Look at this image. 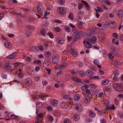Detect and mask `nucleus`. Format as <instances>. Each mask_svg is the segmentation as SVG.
Masks as SVG:
<instances>
[{
	"label": "nucleus",
	"mask_w": 123,
	"mask_h": 123,
	"mask_svg": "<svg viewBox=\"0 0 123 123\" xmlns=\"http://www.w3.org/2000/svg\"><path fill=\"white\" fill-rule=\"evenodd\" d=\"M46 109L49 111H51L52 110V108L50 106L47 107H46Z\"/></svg>",
	"instance_id": "nucleus-64"
},
{
	"label": "nucleus",
	"mask_w": 123,
	"mask_h": 123,
	"mask_svg": "<svg viewBox=\"0 0 123 123\" xmlns=\"http://www.w3.org/2000/svg\"><path fill=\"white\" fill-rule=\"evenodd\" d=\"M59 60V57L57 55H54L52 58V61L53 63L56 64L58 63Z\"/></svg>",
	"instance_id": "nucleus-3"
},
{
	"label": "nucleus",
	"mask_w": 123,
	"mask_h": 123,
	"mask_svg": "<svg viewBox=\"0 0 123 123\" xmlns=\"http://www.w3.org/2000/svg\"><path fill=\"white\" fill-rule=\"evenodd\" d=\"M10 118L12 119L17 120H19V118L18 116L14 115H11Z\"/></svg>",
	"instance_id": "nucleus-16"
},
{
	"label": "nucleus",
	"mask_w": 123,
	"mask_h": 123,
	"mask_svg": "<svg viewBox=\"0 0 123 123\" xmlns=\"http://www.w3.org/2000/svg\"><path fill=\"white\" fill-rule=\"evenodd\" d=\"M36 105L37 108L38 109L41 108L42 106L41 103L39 101L37 102Z\"/></svg>",
	"instance_id": "nucleus-26"
},
{
	"label": "nucleus",
	"mask_w": 123,
	"mask_h": 123,
	"mask_svg": "<svg viewBox=\"0 0 123 123\" xmlns=\"http://www.w3.org/2000/svg\"><path fill=\"white\" fill-rule=\"evenodd\" d=\"M112 42L113 43H115L116 45H118V44L119 43L118 41H115V39H113L112 40Z\"/></svg>",
	"instance_id": "nucleus-54"
},
{
	"label": "nucleus",
	"mask_w": 123,
	"mask_h": 123,
	"mask_svg": "<svg viewBox=\"0 0 123 123\" xmlns=\"http://www.w3.org/2000/svg\"><path fill=\"white\" fill-rule=\"evenodd\" d=\"M74 37V40L76 41L78 40L84 35V33L81 31H79L77 30H75L73 32Z\"/></svg>",
	"instance_id": "nucleus-1"
},
{
	"label": "nucleus",
	"mask_w": 123,
	"mask_h": 123,
	"mask_svg": "<svg viewBox=\"0 0 123 123\" xmlns=\"http://www.w3.org/2000/svg\"><path fill=\"white\" fill-rule=\"evenodd\" d=\"M48 82L47 81L45 80H43L42 81V83L43 86H46V85L48 84Z\"/></svg>",
	"instance_id": "nucleus-47"
},
{
	"label": "nucleus",
	"mask_w": 123,
	"mask_h": 123,
	"mask_svg": "<svg viewBox=\"0 0 123 123\" xmlns=\"http://www.w3.org/2000/svg\"><path fill=\"white\" fill-rule=\"evenodd\" d=\"M108 83V81L107 79H104L102 80V84L103 85H105L107 84Z\"/></svg>",
	"instance_id": "nucleus-29"
},
{
	"label": "nucleus",
	"mask_w": 123,
	"mask_h": 123,
	"mask_svg": "<svg viewBox=\"0 0 123 123\" xmlns=\"http://www.w3.org/2000/svg\"><path fill=\"white\" fill-rule=\"evenodd\" d=\"M70 52L71 54L74 56H77L78 55L77 52L75 51V49H72Z\"/></svg>",
	"instance_id": "nucleus-15"
},
{
	"label": "nucleus",
	"mask_w": 123,
	"mask_h": 123,
	"mask_svg": "<svg viewBox=\"0 0 123 123\" xmlns=\"http://www.w3.org/2000/svg\"><path fill=\"white\" fill-rule=\"evenodd\" d=\"M89 86L88 85H85L84 86H82L81 88V89L82 90L85 91L86 89L88 88Z\"/></svg>",
	"instance_id": "nucleus-28"
},
{
	"label": "nucleus",
	"mask_w": 123,
	"mask_h": 123,
	"mask_svg": "<svg viewBox=\"0 0 123 123\" xmlns=\"http://www.w3.org/2000/svg\"><path fill=\"white\" fill-rule=\"evenodd\" d=\"M95 10L98 12H99L101 11H102V10L101 8L99 7H97V9H95Z\"/></svg>",
	"instance_id": "nucleus-42"
},
{
	"label": "nucleus",
	"mask_w": 123,
	"mask_h": 123,
	"mask_svg": "<svg viewBox=\"0 0 123 123\" xmlns=\"http://www.w3.org/2000/svg\"><path fill=\"white\" fill-rule=\"evenodd\" d=\"M117 15L118 18L123 17V11L121 10L119 11L117 13Z\"/></svg>",
	"instance_id": "nucleus-13"
},
{
	"label": "nucleus",
	"mask_w": 123,
	"mask_h": 123,
	"mask_svg": "<svg viewBox=\"0 0 123 123\" xmlns=\"http://www.w3.org/2000/svg\"><path fill=\"white\" fill-rule=\"evenodd\" d=\"M54 69L55 70H56L57 69H61L60 65H56L55 66Z\"/></svg>",
	"instance_id": "nucleus-50"
},
{
	"label": "nucleus",
	"mask_w": 123,
	"mask_h": 123,
	"mask_svg": "<svg viewBox=\"0 0 123 123\" xmlns=\"http://www.w3.org/2000/svg\"><path fill=\"white\" fill-rule=\"evenodd\" d=\"M47 119L48 120L51 122H52L54 120L53 117L51 115H49L48 116Z\"/></svg>",
	"instance_id": "nucleus-30"
},
{
	"label": "nucleus",
	"mask_w": 123,
	"mask_h": 123,
	"mask_svg": "<svg viewBox=\"0 0 123 123\" xmlns=\"http://www.w3.org/2000/svg\"><path fill=\"white\" fill-rule=\"evenodd\" d=\"M86 74L87 76L89 77H91L92 75L91 71L90 70H87L86 72Z\"/></svg>",
	"instance_id": "nucleus-19"
},
{
	"label": "nucleus",
	"mask_w": 123,
	"mask_h": 123,
	"mask_svg": "<svg viewBox=\"0 0 123 123\" xmlns=\"http://www.w3.org/2000/svg\"><path fill=\"white\" fill-rule=\"evenodd\" d=\"M69 120L68 119L66 118L64 119L63 123H69Z\"/></svg>",
	"instance_id": "nucleus-61"
},
{
	"label": "nucleus",
	"mask_w": 123,
	"mask_h": 123,
	"mask_svg": "<svg viewBox=\"0 0 123 123\" xmlns=\"http://www.w3.org/2000/svg\"><path fill=\"white\" fill-rule=\"evenodd\" d=\"M34 62L37 64L40 63L41 62L40 61L38 60H35L34 61Z\"/></svg>",
	"instance_id": "nucleus-53"
},
{
	"label": "nucleus",
	"mask_w": 123,
	"mask_h": 123,
	"mask_svg": "<svg viewBox=\"0 0 123 123\" xmlns=\"http://www.w3.org/2000/svg\"><path fill=\"white\" fill-rule=\"evenodd\" d=\"M109 104L108 101L106 100H104V104L105 105H108Z\"/></svg>",
	"instance_id": "nucleus-56"
},
{
	"label": "nucleus",
	"mask_w": 123,
	"mask_h": 123,
	"mask_svg": "<svg viewBox=\"0 0 123 123\" xmlns=\"http://www.w3.org/2000/svg\"><path fill=\"white\" fill-rule=\"evenodd\" d=\"M25 84L28 86H30L32 83V80L29 78H27L25 80Z\"/></svg>",
	"instance_id": "nucleus-8"
},
{
	"label": "nucleus",
	"mask_w": 123,
	"mask_h": 123,
	"mask_svg": "<svg viewBox=\"0 0 123 123\" xmlns=\"http://www.w3.org/2000/svg\"><path fill=\"white\" fill-rule=\"evenodd\" d=\"M82 22H78L77 24V27L79 28H81L82 27Z\"/></svg>",
	"instance_id": "nucleus-32"
},
{
	"label": "nucleus",
	"mask_w": 123,
	"mask_h": 123,
	"mask_svg": "<svg viewBox=\"0 0 123 123\" xmlns=\"http://www.w3.org/2000/svg\"><path fill=\"white\" fill-rule=\"evenodd\" d=\"M10 43L6 41L5 43V46L7 48H9L10 47Z\"/></svg>",
	"instance_id": "nucleus-36"
},
{
	"label": "nucleus",
	"mask_w": 123,
	"mask_h": 123,
	"mask_svg": "<svg viewBox=\"0 0 123 123\" xmlns=\"http://www.w3.org/2000/svg\"><path fill=\"white\" fill-rule=\"evenodd\" d=\"M54 30L57 32H59L62 31V29L59 27H56L54 28Z\"/></svg>",
	"instance_id": "nucleus-34"
},
{
	"label": "nucleus",
	"mask_w": 123,
	"mask_h": 123,
	"mask_svg": "<svg viewBox=\"0 0 123 123\" xmlns=\"http://www.w3.org/2000/svg\"><path fill=\"white\" fill-rule=\"evenodd\" d=\"M37 12L38 14L42 13L43 8L42 6L41 5H38L37 6Z\"/></svg>",
	"instance_id": "nucleus-7"
},
{
	"label": "nucleus",
	"mask_w": 123,
	"mask_h": 123,
	"mask_svg": "<svg viewBox=\"0 0 123 123\" xmlns=\"http://www.w3.org/2000/svg\"><path fill=\"white\" fill-rule=\"evenodd\" d=\"M18 78H21L23 77V75L22 73L19 72L18 73Z\"/></svg>",
	"instance_id": "nucleus-51"
},
{
	"label": "nucleus",
	"mask_w": 123,
	"mask_h": 123,
	"mask_svg": "<svg viewBox=\"0 0 123 123\" xmlns=\"http://www.w3.org/2000/svg\"><path fill=\"white\" fill-rule=\"evenodd\" d=\"M44 54L47 57L50 56L51 55V53L49 51H45Z\"/></svg>",
	"instance_id": "nucleus-39"
},
{
	"label": "nucleus",
	"mask_w": 123,
	"mask_h": 123,
	"mask_svg": "<svg viewBox=\"0 0 123 123\" xmlns=\"http://www.w3.org/2000/svg\"><path fill=\"white\" fill-rule=\"evenodd\" d=\"M4 68L7 70L10 69H11V66H10L9 63H6L5 64Z\"/></svg>",
	"instance_id": "nucleus-22"
},
{
	"label": "nucleus",
	"mask_w": 123,
	"mask_h": 123,
	"mask_svg": "<svg viewBox=\"0 0 123 123\" xmlns=\"http://www.w3.org/2000/svg\"><path fill=\"white\" fill-rule=\"evenodd\" d=\"M80 119V117L78 114H75L73 117V119L75 121H79Z\"/></svg>",
	"instance_id": "nucleus-18"
},
{
	"label": "nucleus",
	"mask_w": 123,
	"mask_h": 123,
	"mask_svg": "<svg viewBox=\"0 0 123 123\" xmlns=\"http://www.w3.org/2000/svg\"><path fill=\"white\" fill-rule=\"evenodd\" d=\"M71 79L72 80L75 81L76 82L80 83L81 82V80L77 77H72Z\"/></svg>",
	"instance_id": "nucleus-20"
},
{
	"label": "nucleus",
	"mask_w": 123,
	"mask_h": 123,
	"mask_svg": "<svg viewBox=\"0 0 123 123\" xmlns=\"http://www.w3.org/2000/svg\"><path fill=\"white\" fill-rule=\"evenodd\" d=\"M69 18H70L71 20L73 19V13H72L70 12L68 16Z\"/></svg>",
	"instance_id": "nucleus-43"
},
{
	"label": "nucleus",
	"mask_w": 123,
	"mask_h": 123,
	"mask_svg": "<svg viewBox=\"0 0 123 123\" xmlns=\"http://www.w3.org/2000/svg\"><path fill=\"white\" fill-rule=\"evenodd\" d=\"M40 33L43 36H45L46 31L43 28H42L40 29Z\"/></svg>",
	"instance_id": "nucleus-27"
},
{
	"label": "nucleus",
	"mask_w": 123,
	"mask_h": 123,
	"mask_svg": "<svg viewBox=\"0 0 123 123\" xmlns=\"http://www.w3.org/2000/svg\"><path fill=\"white\" fill-rule=\"evenodd\" d=\"M83 6V5L81 3H79L78 5V9L79 10L81 9Z\"/></svg>",
	"instance_id": "nucleus-49"
},
{
	"label": "nucleus",
	"mask_w": 123,
	"mask_h": 123,
	"mask_svg": "<svg viewBox=\"0 0 123 123\" xmlns=\"http://www.w3.org/2000/svg\"><path fill=\"white\" fill-rule=\"evenodd\" d=\"M64 29L68 33L70 32L71 31V29L69 27H65L64 28Z\"/></svg>",
	"instance_id": "nucleus-38"
},
{
	"label": "nucleus",
	"mask_w": 123,
	"mask_h": 123,
	"mask_svg": "<svg viewBox=\"0 0 123 123\" xmlns=\"http://www.w3.org/2000/svg\"><path fill=\"white\" fill-rule=\"evenodd\" d=\"M105 2L106 4L107 5H110L111 4V3L108 0H105Z\"/></svg>",
	"instance_id": "nucleus-52"
},
{
	"label": "nucleus",
	"mask_w": 123,
	"mask_h": 123,
	"mask_svg": "<svg viewBox=\"0 0 123 123\" xmlns=\"http://www.w3.org/2000/svg\"><path fill=\"white\" fill-rule=\"evenodd\" d=\"M21 65V64L20 63L18 62L14 64V66L15 67H19Z\"/></svg>",
	"instance_id": "nucleus-55"
},
{
	"label": "nucleus",
	"mask_w": 123,
	"mask_h": 123,
	"mask_svg": "<svg viewBox=\"0 0 123 123\" xmlns=\"http://www.w3.org/2000/svg\"><path fill=\"white\" fill-rule=\"evenodd\" d=\"M104 89L105 91H108L111 89V88L110 86H106Z\"/></svg>",
	"instance_id": "nucleus-48"
},
{
	"label": "nucleus",
	"mask_w": 123,
	"mask_h": 123,
	"mask_svg": "<svg viewBox=\"0 0 123 123\" xmlns=\"http://www.w3.org/2000/svg\"><path fill=\"white\" fill-rule=\"evenodd\" d=\"M80 98V96L78 95H76L74 97V100L76 101H78L79 100Z\"/></svg>",
	"instance_id": "nucleus-44"
},
{
	"label": "nucleus",
	"mask_w": 123,
	"mask_h": 123,
	"mask_svg": "<svg viewBox=\"0 0 123 123\" xmlns=\"http://www.w3.org/2000/svg\"><path fill=\"white\" fill-rule=\"evenodd\" d=\"M113 86L115 88L116 90L117 91H121L123 90L122 86L119 83H116L113 85Z\"/></svg>",
	"instance_id": "nucleus-4"
},
{
	"label": "nucleus",
	"mask_w": 123,
	"mask_h": 123,
	"mask_svg": "<svg viewBox=\"0 0 123 123\" xmlns=\"http://www.w3.org/2000/svg\"><path fill=\"white\" fill-rule=\"evenodd\" d=\"M17 54V53L16 52H13L11 55L8 56L7 58L8 59H10L14 58L16 56Z\"/></svg>",
	"instance_id": "nucleus-12"
},
{
	"label": "nucleus",
	"mask_w": 123,
	"mask_h": 123,
	"mask_svg": "<svg viewBox=\"0 0 123 123\" xmlns=\"http://www.w3.org/2000/svg\"><path fill=\"white\" fill-rule=\"evenodd\" d=\"M43 25L45 26H48L49 25V23L48 22L46 21H44L43 23Z\"/></svg>",
	"instance_id": "nucleus-46"
},
{
	"label": "nucleus",
	"mask_w": 123,
	"mask_h": 123,
	"mask_svg": "<svg viewBox=\"0 0 123 123\" xmlns=\"http://www.w3.org/2000/svg\"><path fill=\"white\" fill-rule=\"evenodd\" d=\"M75 108L77 111H81L82 110V107L81 105L80 104H77L75 105Z\"/></svg>",
	"instance_id": "nucleus-9"
},
{
	"label": "nucleus",
	"mask_w": 123,
	"mask_h": 123,
	"mask_svg": "<svg viewBox=\"0 0 123 123\" xmlns=\"http://www.w3.org/2000/svg\"><path fill=\"white\" fill-rule=\"evenodd\" d=\"M53 114L55 116L57 117H59L60 115V113L56 111H54L53 112Z\"/></svg>",
	"instance_id": "nucleus-40"
},
{
	"label": "nucleus",
	"mask_w": 123,
	"mask_h": 123,
	"mask_svg": "<svg viewBox=\"0 0 123 123\" xmlns=\"http://www.w3.org/2000/svg\"><path fill=\"white\" fill-rule=\"evenodd\" d=\"M81 1L88 8V10L89 9V6L87 2L83 0H81Z\"/></svg>",
	"instance_id": "nucleus-31"
},
{
	"label": "nucleus",
	"mask_w": 123,
	"mask_h": 123,
	"mask_svg": "<svg viewBox=\"0 0 123 123\" xmlns=\"http://www.w3.org/2000/svg\"><path fill=\"white\" fill-rule=\"evenodd\" d=\"M58 10L59 12L62 14L64 15L66 13V10L63 7H60L58 8Z\"/></svg>",
	"instance_id": "nucleus-6"
},
{
	"label": "nucleus",
	"mask_w": 123,
	"mask_h": 123,
	"mask_svg": "<svg viewBox=\"0 0 123 123\" xmlns=\"http://www.w3.org/2000/svg\"><path fill=\"white\" fill-rule=\"evenodd\" d=\"M39 48L42 51L43 50L44 47L42 45H41L39 46Z\"/></svg>",
	"instance_id": "nucleus-62"
},
{
	"label": "nucleus",
	"mask_w": 123,
	"mask_h": 123,
	"mask_svg": "<svg viewBox=\"0 0 123 123\" xmlns=\"http://www.w3.org/2000/svg\"><path fill=\"white\" fill-rule=\"evenodd\" d=\"M90 42H90V40H88V41L86 40H84L83 42L84 46L87 49H90L92 47L90 44Z\"/></svg>",
	"instance_id": "nucleus-5"
},
{
	"label": "nucleus",
	"mask_w": 123,
	"mask_h": 123,
	"mask_svg": "<svg viewBox=\"0 0 123 123\" xmlns=\"http://www.w3.org/2000/svg\"><path fill=\"white\" fill-rule=\"evenodd\" d=\"M120 62H119L118 61H115L114 63V65L117 66L119 65H120Z\"/></svg>",
	"instance_id": "nucleus-59"
},
{
	"label": "nucleus",
	"mask_w": 123,
	"mask_h": 123,
	"mask_svg": "<svg viewBox=\"0 0 123 123\" xmlns=\"http://www.w3.org/2000/svg\"><path fill=\"white\" fill-rule=\"evenodd\" d=\"M43 114L40 113L38 114L36 118L37 121L34 123H42V122L43 120Z\"/></svg>",
	"instance_id": "nucleus-2"
},
{
	"label": "nucleus",
	"mask_w": 123,
	"mask_h": 123,
	"mask_svg": "<svg viewBox=\"0 0 123 123\" xmlns=\"http://www.w3.org/2000/svg\"><path fill=\"white\" fill-rule=\"evenodd\" d=\"M63 98L65 99H68L70 101H71L72 100V98L70 97L68 95H64L63 96Z\"/></svg>",
	"instance_id": "nucleus-23"
},
{
	"label": "nucleus",
	"mask_w": 123,
	"mask_h": 123,
	"mask_svg": "<svg viewBox=\"0 0 123 123\" xmlns=\"http://www.w3.org/2000/svg\"><path fill=\"white\" fill-rule=\"evenodd\" d=\"M56 42L58 43L62 44L64 42V40L63 39L60 38L57 39Z\"/></svg>",
	"instance_id": "nucleus-21"
},
{
	"label": "nucleus",
	"mask_w": 123,
	"mask_h": 123,
	"mask_svg": "<svg viewBox=\"0 0 123 123\" xmlns=\"http://www.w3.org/2000/svg\"><path fill=\"white\" fill-rule=\"evenodd\" d=\"M85 92L86 93L88 94V95H90V91L89 90L86 89Z\"/></svg>",
	"instance_id": "nucleus-58"
},
{
	"label": "nucleus",
	"mask_w": 123,
	"mask_h": 123,
	"mask_svg": "<svg viewBox=\"0 0 123 123\" xmlns=\"http://www.w3.org/2000/svg\"><path fill=\"white\" fill-rule=\"evenodd\" d=\"M84 100L85 102L86 103H89L90 101V97L87 96H85L84 98Z\"/></svg>",
	"instance_id": "nucleus-14"
},
{
	"label": "nucleus",
	"mask_w": 123,
	"mask_h": 123,
	"mask_svg": "<svg viewBox=\"0 0 123 123\" xmlns=\"http://www.w3.org/2000/svg\"><path fill=\"white\" fill-rule=\"evenodd\" d=\"M67 105L66 104L65 102L64 101L61 102L60 103V106L62 108H65Z\"/></svg>",
	"instance_id": "nucleus-25"
},
{
	"label": "nucleus",
	"mask_w": 123,
	"mask_h": 123,
	"mask_svg": "<svg viewBox=\"0 0 123 123\" xmlns=\"http://www.w3.org/2000/svg\"><path fill=\"white\" fill-rule=\"evenodd\" d=\"M68 65V63L65 62H62L60 65L61 69H63L65 68H66Z\"/></svg>",
	"instance_id": "nucleus-11"
},
{
	"label": "nucleus",
	"mask_w": 123,
	"mask_h": 123,
	"mask_svg": "<svg viewBox=\"0 0 123 123\" xmlns=\"http://www.w3.org/2000/svg\"><path fill=\"white\" fill-rule=\"evenodd\" d=\"M93 63L95 64L98 65V60L97 59L93 61Z\"/></svg>",
	"instance_id": "nucleus-60"
},
{
	"label": "nucleus",
	"mask_w": 123,
	"mask_h": 123,
	"mask_svg": "<svg viewBox=\"0 0 123 123\" xmlns=\"http://www.w3.org/2000/svg\"><path fill=\"white\" fill-rule=\"evenodd\" d=\"M39 96L43 100H44V98L46 97V96L43 94H40L39 95Z\"/></svg>",
	"instance_id": "nucleus-35"
},
{
	"label": "nucleus",
	"mask_w": 123,
	"mask_h": 123,
	"mask_svg": "<svg viewBox=\"0 0 123 123\" xmlns=\"http://www.w3.org/2000/svg\"><path fill=\"white\" fill-rule=\"evenodd\" d=\"M32 50L33 51L35 52H37L39 50L38 48L36 46L32 47Z\"/></svg>",
	"instance_id": "nucleus-37"
},
{
	"label": "nucleus",
	"mask_w": 123,
	"mask_h": 123,
	"mask_svg": "<svg viewBox=\"0 0 123 123\" xmlns=\"http://www.w3.org/2000/svg\"><path fill=\"white\" fill-rule=\"evenodd\" d=\"M50 63V61L49 60H46L45 61L43 65L44 67H46L48 66Z\"/></svg>",
	"instance_id": "nucleus-17"
},
{
	"label": "nucleus",
	"mask_w": 123,
	"mask_h": 123,
	"mask_svg": "<svg viewBox=\"0 0 123 123\" xmlns=\"http://www.w3.org/2000/svg\"><path fill=\"white\" fill-rule=\"evenodd\" d=\"M51 104L53 106H56L58 104V102L56 99H53L51 102Z\"/></svg>",
	"instance_id": "nucleus-10"
},
{
	"label": "nucleus",
	"mask_w": 123,
	"mask_h": 123,
	"mask_svg": "<svg viewBox=\"0 0 123 123\" xmlns=\"http://www.w3.org/2000/svg\"><path fill=\"white\" fill-rule=\"evenodd\" d=\"M29 20L30 22H32L34 21V19L31 17H29Z\"/></svg>",
	"instance_id": "nucleus-63"
},
{
	"label": "nucleus",
	"mask_w": 123,
	"mask_h": 123,
	"mask_svg": "<svg viewBox=\"0 0 123 123\" xmlns=\"http://www.w3.org/2000/svg\"><path fill=\"white\" fill-rule=\"evenodd\" d=\"M90 42H91L92 43H95L96 41V37L95 36H93L92 37L91 39L90 40Z\"/></svg>",
	"instance_id": "nucleus-33"
},
{
	"label": "nucleus",
	"mask_w": 123,
	"mask_h": 123,
	"mask_svg": "<svg viewBox=\"0 0 123 123\" xmlns=\"http://www.w3.org/2000/svg\"><path fill=\"white\" fill-rule=\"evenodd\" d=\"M89 116L91 117H94L95 116V113L91 111H89Z\"/></svg>",
	"instance_id": "nucleus-24"
},
{
	"label": "nucleus",
	"mask_w": 123,
	"mask_h": 123,
	"mask_svg": "<svg viewBox=\"0 0 123 123\" xmlns=\"http://www.w3.org/2000/svg\"><path fill=\"white\" fill-rule=\"evenodd\" d=\"M47 35L51 38H54V36L52 33L48 32L47 33Z\"/></svg>",
	"instance_id": "nucleus-45"
},
{
	"label": "nucleus",
	"mask_w": 123,
	"mask_h": 123,
	"mask_svg": "<svg viewBox=\"0 0 123 123\" xmlns=\"http://www.w3.org/2000/svg\"><path fill=\"white\" fill-rule=\"evenodd\" d=\"M52 42L51 41L46 42L44 43V46L45 48H47L48 46L49 43H52Z\"/></svg>",
	"instance_id": "nucleus-41"
},
{
	"label": "nucleus",
	"mask_w": 123,
	"mask_h": 123,
	"mask_svg": "<svg viewBox=\"0 0 123 123\" xmlns=\"http://www.w3.org/2000/svg\"><path fill=\"white\" fill-rule=\"evenodd\" d=\"M114 74L116 75H117L119 74V71L117 70H115L114 72Z\"/></svg>",
	"instance_id": "nucleus-57"
}]
</instances>
